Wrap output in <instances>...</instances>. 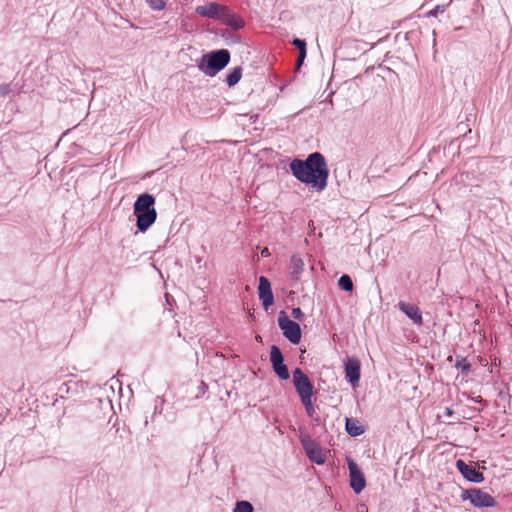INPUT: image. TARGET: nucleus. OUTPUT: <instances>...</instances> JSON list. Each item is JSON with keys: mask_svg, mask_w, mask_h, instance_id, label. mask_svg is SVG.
<instances>
[{"mask_svg": "<svg viewBox=\"0 0 512 512\" xmlns=\"http://www.w3.org/2000/svg\"><path fill=\"white\" fill-rule=\"evenodd\" d=\"M293 176L304 184L311 185L316 191L326 189L329 169L325 157L313 152L305 160L293 159L289 164Z\"/></svg>", "mask_w": 512, "mask_h": 512, "instance_id": "1", "label": "nucleus"}, {"mask_svg": "<svg viewBox=\"0 0 512 512\" xmlns=\"http://www.w3.org/2000/svg\"><path fill=\"white\" fill-rule=\"evenodd\" d=\"M133 213L139 232H146L156 221L155 197L149 193L140 194L134 202Z\"/></svg>", "mask_w": 512, "mask_h": 512, "instance_id": "2", "label": "nucleus"}, {"mask_svg": "<svg viewBox=\"0 0 512 512\" xmlns=\"http://www.w3.org/2000/svg\"><path fill=\"white\" fill-rule=\"evenodd\" d=\"M230 61V52L220 49L204 54L197 64L198 69L209 77H214L224 69Z\"/></svg>", "mask_w": 512, "mask_h": 512, "instance_id": "3", "label": "nucleus"}, {"mask_svg": "<svg viewBox=\"0 0 512 512\" xmlns=\"http://www.w3.org/2000/svg\"><path fill=\"white\" fill-rule=\"evenodd\" d=\"M300 442L310 461L322 465L326 461V454L321 446L308 435H301Z\"/></svg>", "mask_w": 512, "mask_h": 512, "instance_id": "4", "label": "nucleus"}, {"mask_svg": "<svg viewBox=\"0 0 512 512\" xmlns=\"http://www.w3.org/2000/svg\"><path fill=\"white\" fill-rule=\"evenodd\" d=\"M278 325L283 335L293 344H298L301 340V328L298 323L289 319L284 312H281L278 318Z\"/></svg>", "mask_w": 512, "mask_h": 512, "instance_id": "5", "label": "nucleus"}, {"mask_svg": "<svg viewBox=\"0 0 512 512\" xmlns=\"http://www.w3.org/2000/svg\"><path fill=\"white\" fill-rule=\"evenodd\" d=\"M293 384L300 399L313 397V384L300 368L293 371Z\"/></svg>", "mask_w": 512, "mask_h": 512, "instance_id": "6", "label": "nucleus"}, {"mask_svg": "<svg viewBox=\"0 0 512 512\" xmlns=\"http://www.w3.org/2000/svg\"><path fill=\"white\" fill-rule=\"evenodd\" d=\"M270 361L277 376L282 380H287L289 378V372L287 366L284 364L282 352L276 345L271 346Z\"/></svg>", "mask_w": 512, "mask_h": 512, "instance_id": "7", "label": "nucleus"}, {"mask_svg": "<svg viewBox=\"0 0 512 512\" xmlns=\"http://www.w3.org/2000/svg\"><path fill=\"white\" fill-rule=\"evenodd\" d=\"M348 469L350 477V486L356 494L362 492L366 486V480L364 474L360 470L357 463L353 460L348 459Z\"/></svg>", "mask_w": 512, "mask_h": 512, "instance_id": "8", "label": "nucleus"}, {"mask_svg": "<svg viewBox=\"0 0 512 512\" xmlns=\"http://www.w3.org/2000/svg\"><path fill=\"white\" fill-rule=\"evenodd\" d=\"M466 498L470 500L471 504L475 507H494L496 505L495 499L480 489H470L466 491Z\"/></svg>", "mask_w": 512, "mask_h": 512, "instance_id": "9", "label": "nucleus"}, {"mask_svg": "<svg viewBox=\"0 0 512 512\" xmlns=\"http://www.w3.org/2000/svg\"><path fill=\"white\" fill-rule=\"evenodd\" d=\"M195 11L202 17L212 19H223L228 16V10L224 6L215 2L198 6Z\"/></svg>", "mask_w": 512, "mask_h": 512, "instance_id": "10", "label": "nucleus"}, {"mask_svg": "<svg viewBox=\"0 0 512 512\" xmlns=\"http://www.w3.org/2000/svg\"><path fill=\"white\" fill-rule=\"evenodd\" d=\"M258 292H259V299L262 301V305L265 309H268L270 306L273 305L274 297H273V293L271 290V283L264 276H261L259 278Z\"/></svg>", "mask_w": 512, "mask_h": 512, "instance_id": "11", "label": "nucleus"}, {"mask_svg": "<svg viewBox=\"0 0 512 512\" xmlns=\"http://www.w3.org/2000/svg\"><path fill=\"white\" fill-rule=\"evenodd\" d=\"M456 468L462 476L470 482L481 483L484 480V476L481 472L477 471L472 465L466 464L461 459L456 461Z\"/></svg>", "mask_w": 512, "mask_h": 512, "instance_id": "12", "label": "nucleus"}, {"mask_svg": "<svg viewBox=\"0 0 512 512\" xmlns=\"http://www.w3.org/2000/svg\"><path fill=\"white\" fill-rule=\"evenodd\" d=\"M360 361L357 358L348 357L344 362L345 376L355 386L360 379Z\"/></svg>", "mask_w": 512, "mask_h": 512, "instance_id": "13", "label": "nucleus"}, {"mask_svg": "<svg viewBox=\"0 0 512 512\" xmlns=\"http://www.w3.org/2000/svg\"><path fill=\"white\" fill-rule=\"evenodd\" d=\"M398 307L414 324H422V313L416 305L401 301L398 303Z\"/></svg>", "mask_w": 512, "mask_h": 512, "instance_id": "14", "label": "nucleus"}, {"mask_svg": "<svg viewBox=\"0 0 512 512\" xmlns=\"http://www.w3.org/2000/svg\"><path fill=\"white\" fill-rule=\"evenodd\" d=\"M290 275L293 279H299L304 271V262L299 255H292L290 259Z\"/></svg>", "mask_w": 512, "mask_h": 512, "instance_id": "15", "label": "nucleus"}, {"mask_svg": "<svg viewBox=\"0 0 512 512\" xmlns=\"http://www.w3.org/2000/svg\"><path fill=\"white\" fill-rule=\"evenodd\" d=\"M345 428L346 432L353 437L360 436L365 431L359 420L355 418H346Z\"/></svg>", "mask_w": 512, "mask_h": 512, "instance_id": "16", "label": "nucleus"}, {"mask_svg": "<svg viewBox=\"0 0 512 512\" xmlns=\"http://www.w3.org/2000/svg\"><path fill=\"white\" fill-rule=\"evenodd\" d=\"M242 77V68L235 67L226 77V83L229 87L236 85Z\"/></svg>", "mask_w": 512, "mask_h": 512, "instance_id": "17", "label": "nucleus"}, {"mask_svg": "<svg viewBox=\"0 0 512 512\" xmlns=\"http://www.w3.org/2000/svg\"><path fill=\"white\" fill-rule=\"evenodd\" d=\"M293 44L298 48L299 50V57H298V66H300L305 57H306V43L304 40H301V39H294L293 40Z\"/></svg>", "mask_w": 512, "mask_h": 512, "instance_id": "18", "label": "nucleus"}, {"mask_svg": "<svg viewBox=\"0 0 512 512\" xmlns=\"http://www.w3.org/2000/svg\"><path fill=\"white\" fill-rule=\"evenodd\" d=\"M338 285L339 287L346 291V292H350L353 290V282L350 278V276L344 274L342 275L339 280H338Z\"/></svg>", "mask_w": 512, "mask_h": 512, "instance_id": "19", "label": "nucleus"}, {"mask_svg": "<svg viewBox=\"0 0 512 512\" xmlns=\"http://www.w3.org/2000/svg\"><path fill=\"white\" fill-rule=\"evenodd\" d=\"M254 508L253 505L248 501H237L235 504V507L233 509V512H253Z\"/></svg>", "mask_w": 512, "mask_h": 512, "instance_id": "20", "label": "nucleus"}, {"mask_svg": "<svg viewBox=\"0 0 512 512\" xmlns=\"http://www.w3.org/2000/svg\"><path fill=\"white\" fill-rule=\"evenodd\" d=\"M223 19H226L228 24L236 30L242 28L244 25V22L241 18H239L235 15H231L229 12H228V16L224 17Z\"/></svg>", "mask_w": 512, "mask_h": 512, "instance_id": "21", "label": "nucleus"}, {"mask_svg": "<svg viewBox=\"0 0 512 512\" xmlns=\"http://www.w3.org/2000/svg\"><path fill=\"white\" fill-rule=\"evenodd\" d=\"M300 400H301L302 404L304 405L306 413L308 414V416H313L314 413H315V408H314V405H313L312 397H307V398H303V399H300Z\"/></svg>", "mask_w": 512, "mask_h": 512, "instance_id": "22", "label": "nucleus"}, {"mask_svg": "<svg viewBox=\"0 0 512 512\" xmlns=\"http://www.w3.org/2000/svg\"><path fill=\"white\" fill-rule=\"evenodd\" d=\"M148 6L154 11H161L165 8L166 2L164 0H146Z\"/></svg>", "mask_w": 512, "mask_h": 512, "instance_id": "23", "label": "nucleus"}, {"mask_svg": "<svg viewBox=\"0 0 512 512\" xmlns=\"http://www.w3.org/2000/svg\"><path fill=\"white\" fill-rule=\"evenodd\" d=\"M449 4L437 5L434 9L427 12L426 17H436L439 13H444Z\"/></svg>", "mask_w": 512, "mask_h": 512, "instance_id": "24", "label": "nucleus"}, {"mask_svg": "<svg viewBox=\"0 0 512 512\" xmlns=\"http://www.w3.org/2000/svg\"><path fill=\"white\" fill-rule=\"evenodd\" d=\"M11 91H12V88H11L10 84L4 83V84L0 85V96L1 97L7 96Z\"/></svg>", "mask_w": 512, "mask_h": 512, "instance_id": "25", "label": "nucleus"}, {"mask_svg": "<svg viewBox=\"0 0 512 512\" xmlns=\"http://www.w3.org/2000/svg\"><path fill=\"white\" fill-rule=\"evenodd\" d=\"M292 316L297 320H301L304 317V313L299 307H297L292 309Z\"/></svg>", "mask_w": 512, "mask_h": 512, "instance_id": "26", "label": "nucleus"}, {"mask_svg": "<svg viewBox=\"0 0 512 512\" xmlns=\"http://www.w3.org/2000/svg\"><path fill=\"white\" fill-rule=\"evenodd\" d=\"M458 368H461L462 370H469L470 369V365L467 364V363H464V364H461V363H457L456 365Z\"/></svg>", "mask_w": 512, "mask_h": 512, "instance_id": "27", "label": "nucleus"}, {"mask_svg": "<svg viewBox=\"0 0 512 512\" xmlns=\"http://www.w3.org/2000/svg\"><path fill=\"white\" fill-rule=\"evenodd\" d=\"M261 256H262V257H268V256H270V251H269V249H268L267 247H265V248H263V249L261 250Z\"/></svg>", "mask_w": 512, "mask_h": 512, "instance_id": "28", "label": "nucleus"}, {"mask_svg": "<svg viewBox=\"0 0 512 512\" xmlns=\"http://www.w3.org/2000/svg\"><path fill=\"white\" fill-rule=\"evenodd\" d=\"M359 512H367V506L365 504H361L358 508Z\"/></svg>", "mask_w": 512, "mask_h": 512, "instance_id": "29", "label": "nucleus"}, {"mask_svg": "<svg viewBox=\"0 0 512 512\" xmlns=\"http://www.w3.org/2000/svg\"><path fill=\"white\" fill-rule=\"evenodd\" d=\"M452 414V410L450 408H447L446 409V415H451Z\"/></svg>", "mask_w": 512, "mask_h": 512, "instance_id": "30", "label": "nucleus"}, {"mask_svg": "<svg viewBox=\"0 0 512 512\" xmlns=\"http://www.w3.org/2000/svg\"><path fill=\"white\" fill-rule=\"evenodd\" d=\"M256 340H257V341H261V337H260V336H257V337H256Z\"/></svg>", "mask_w": 512, "mask_h": 512, "instance_id": "31", "label": "nucleus"}]
</instances>
